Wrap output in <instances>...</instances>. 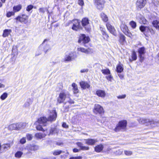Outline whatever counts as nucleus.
Masks as SVG:
<instances>
[{
	"label": "nucleus",
	"instance_id": "f257e3e1",
	"mask_svg": "<svg viewBox=\"0 0 159 159\" xmlns=\"http://www.w3.org/2000/svg\"><path fill=\"white\" fill-rule=\"evenodd\" d=\"M127 121L126 120H123L120 121L114 129L116 132L120 131H124L126 129Z\"/></svg>",
	"mask_w": 159,
	"mask_h": 159
},
{
	"label": "nucleus",
	"instance_id": "f03ea898",
	"mask_svg": "<svg viewBox=\"0 0 159 159\" xmlns=\"http://www.w3.org/2000/svg\"><path fill=\"white\" fill-rule=\"evenodd\" d=\"M77 57V55L75 52L71 51L66 53L63 60L65 62L71 61L75 60Z\"/></svg>",
	"mask_w": 159,
	"mask_h": 159
},
{
	"label": "nucleus",
	"instance_id": "7ed1b4c3",
	"mask_svg": "<svg viewBox=\"0 0 159 159\" xmlns=\"http://www.w3.org/2000/svg\"><path fill=\"white\" fill-rule=\"evenodd\" d=\"M70 95L69 92L66 91H62L60 93L57 99V102L61 103L63 102L66 98H69Z\"/></svg>",
	"mask_w": 159,
	"mask_h": 159
},
{
	"label": "nucleus",
	"instance_id": "20e7f679",
	"mask_svg": "<svg viewBox=\"0 0 159 159\" xmlns=\"http://www.w3.org/2000/svg\"><path fill=\"white\" fill-rule=\"evenodd\" d=\"M120 28L123 32L128 37L132 38L134 35H133L129 32L127 26L123 22L120 25Z\"/></svg>",
	"mask_w": 159,
	"mask_h": 159
},
{
	"label": "nucleus",
	"instance_id": "39448f33",
	"mask_svg": "<svg viewBox=\"0 0 159 159\" xmlns=\"http://www.w3.org/2000/svg\"><path fill=\"white\" fill-rule=\"evenodd\" d=\"M51 42L49 39H46L44 40L39 48L43 47V50L45 53H46L48 51L51 49L50 47Z\"/></svg>",
	"mask_w": 159,
	"mask_h": 159
},
{
	"label": "nucleus",
	"instance_id": "423d86ee",
	"mask_svg": "<svg viewBox=\"0 0 159 159\" xmlns=\"http://www.w3.org/2000/svg\"><path fill=\"white\" fill-rule=\"evenodd\" d=\"M94 4L97 8L100 10H102L105 2V0H94Z\"/></svg>",
	"mask_w": 159,
	"mask_h": 159
},
{
	"label": "nucleus",
	"instance_id": "0eeeda50",
	"mask_svg": "<svg viewBox=\"0 0 159 159\" xmlns=\"http://www.w3.org/2000/svg\"><path fill=\"white\" fill-rule=\"evenodd\" d=\"M17 20L24 24H26L28 22V16L25 14L17 16L15 19Z\"/></svg>",
	"mask_w": 159,
	"mask_h": 159
},
{
	"label": "nucleus",
	"instance_id": "6e6552de",
	"mask_svg": "<svg viewBox=\"0 0 159 159\" xmlns=\"http://www.w3.org/2000/svg\"><path fill=\"white\" fill-rule=\"evenodd\" d=\"M146 3V0H137L136 3V8L138 10H140L145 6Z\"/></svg>",
	"mask_w": 159,
	"mask_h": 159
},
{
	"label": "nucleus",
	"instance_id": "1a4fd4ad",
	"mask_svg": "<svg viewBox=\"0 0 159 159\" xmlns=\"http://www.w3.org/2000/svg\"><path fill=\"white\" fill-rule=\"evenodd\" d=\"M136 19L140 24H147L148 23V21L143 16L139 13H137L136 14Z\"/></svg>",
	"mask_w": 159,
	"mask_h": 159
},
{
	"label": "nucleus",
	"instance_id": "9d476101",
	"mask_svg": "<svg viewBox=\"0 0 159 159\" xmlns=\"http://www.w3.org/2000/svg\"><path fill=\"white\" fill-rule=\"evenodd\" d=\"M89 40L90 39L88 36H86L84 34H82L80 36L78 42L80 43L82 42V43H88Z\"/></svg>",
	"mask_w": 159,
	"mask_h": 159
},
{
	"label": "nucleus",
	"instance_id": "9b49d317",
	"mask_svg": "<svg viewBox=\"0 0 159 159\" xmlns=\"http://www.w3.org/2000/svg\"><path fill=\"white\" fill-rule=\"evenodd\" d=\"M77 50L78 52H80L86 54H91L93 52V50L91 48L86 49L81 47L78 48Z\"/></svg>",
	"mask_w": 159,
	"mask_h": 159
},
{
	"label": "nucleus",
	"instance_id": "f8f14e48",
	"mask_svg": "<svg viewBox=\"0 0 159 159\" xmlns=\"http://www.w3.org/2000/svg\"><path fill=\"white\" fill-rule=\"evenodd\" d=\"M145 48L144 47H141L138 49L139 56L141 61H142L144 60V55L145 53Z\"/></svg>",
	"mask_w": 159,
	"mask_h": 159
},
{
	"label": "nucleus",
	"instance_id": "ddd939ff",
	"mask_svg": "<svg viewBox=\"0 0 159 159\" xmlns=\"http://www.w3.org/2000/svg\"><path fill=\"white\" fill-rule=\"evenodd\" d=\"M57 117V113L55 110H52L50 113L49 117L48 120V121L52 122L56 120Z\"/></svg>",
	"mask_w": 159,
	"mask_h": 159
},
{
	"label": "nucleus",
	"instance_id": "4468645a",
	"mask_svg": "<svg viewBox=\"0 0 159 159\" xmlns=\"http://www.w3.org/2000/svg\"><path fill=\"white\" fill-rule=\"evenodd\" d=\"M94 112L96 114L102 113L104 112L103 108L100 105L96 104L94 106Z\"/></svg>",
	"mask_w": 159,
	"mask_h": 159
},
{
	"label": "nucleus",
	"instance_id": "2eb2a0df",
	"mask_svg": "<svg viewBox=\"0 0 159 159\" xmlns=\"http://www.w3.org/2000/svg\"><path fill=\"white\" fill-rule=\"evenodd\" d=\"M10 147V144H4L1 145L0 143V153L5 152L8 150Z\"/></svg>",
	"mask_w": 159,
	"mask_h": 159
},
{
	"label": "nucleus",
	"instance_id": "dca6fc26",
	"mask_svg": "<svg viewBox=\"0 0 159 159\" xmlns=\"http://www.w3.org/2000/svg\"><path fill=\"white\" fill-rule=\"evenodd\" d=\"M106 26L107 30L111 34L114 36L116 35V30L113 26L109 23H107L106 24Z\"/></svg>",
	"mask_w": 159,
	"mask_h": 159
},
{
	"label": "nucleus",
	"instance_id": "f3484780",
	"mask_svg": "<svg viewBox=\"0 0 159 159\" xmlns=\"http://www.w3.org/2000/svg\"><path fill=\"white\" fill-rule=\"evenodd\" d=\"M47 121L48 120L46 117H42L38 119V122L43 126H46L48 124Z\"/></svg>",
	"mask_w": 159,
	"mask_h": 159
},
{
	"label": "nucleus",
	"instance_id": "a211bd4d",
	"mask_svg": "<svg viewBox=\"0 0 159 159\" xmlns=\"http://www.w3.org/2000/svg\"><path fill=\"white\" fill-rule=\"evenodd\" d=\"M73 25L72 29L74 30L77 31L80 27V22L77 20H74L72 21Z\"/></svg>",
	"mask_w": 159,
	"mask_h": 159
},
{
	"label": "nucleus",
	"instance_id": "6ab92c4d",
	"mask_svg": "<svg viewBox=\"0 0 159 159\" xmlns=\"http://www.w3.org/2000/svg\"><path fill=\"white\" fill-rule=\"evenodd\" d=\"M148 119L149 121H148L146 125L152 127H153L157 126L159 123L158 121L151 120L150 119Z\"/></svg>",
	"mask_w": 159,
	"mask_h": 159
},
{
	"label": "nucleus",
	"instance_id": "aec40b11",
	"mask_svg": "<svg viewBox=\"0 0 159 159\" xmlns=\"http://www.w3.org/2000/svg\"><path fill=\"white\" fill-rule=\"evenodd\" d=\"M86 143L89 145H93L98 142L97 139H85Z\"/></svg>",
	"mask_w": 159,
	"mask_h": 159
},
{
	"label": "nucleus",
	"instance_id": "412c9836",
	"mask_svg": "<svg viewBox=\"0 0 159 159\" xmlns=\"http://www.w3.org/2000/svg\"><path fill=\"white\" fill-rule=\"evenodd\" d=\"M96 93L98 97L102 98H104L106 95L105 91L101 90H97Z\"/></svg>",
	"mask_w": 159,
	"mask_h": 159
},
{
	"label": "nucleus",
	"instance_id": "4be33fe9",
	"mask_svg": "<svg viewBox=\"0 0 159 159\" xmlns=\"http://www.w3.org/2000/svg\"><path fill=\"white\" fill-rule=\"evenodd\" d=\"M16 124L17 130L24 129L26 125V124L24 123H17Z\"/></svg>",
	"mask_w": 159,
	"mask_h": 159
},
{
	"label": "nucleus",
	"instance_id": "5701e85b",
	"mask_svg": "<svg viewBox=\"0 0 159 159\" xmlns=\"http://www.w3.org/2000/svg\"><path fill=\"white\" fill-rule=\"evenodd\" d=\"M80 85L81 87L83 89L89 88L90 85L87 82L82 81L80 82Z\"/></svg>",
	"mask_w": 159,
	"mask_h": 159
},
{
	"label": "nucleus",
	"instance_id": "b1692460",
	"mask_svg": "<svg viewBox=\"0 0 159 159\" xmlns=\"http://www.w3.org/2000/svg\"><path fill=\"white\" fill-rule=\"evenodd\" d=\"M137 120L140 124H147L148 119H147L143 118H138L137 119Z\"/></svg>",
	"mask_w": 159,
	"mask_h": 159
},
{
	"label": "nucleus",
	"instance_id": "393cba45",
	"mask_svg": "<svg viewBox=\"0 0 159 159\" xmlns=\"http://www.w3.org/2000/svg\"><path fill=\"white\" fill-rule=\"evenodd\" d=\"M28 149L30 151L37 150L39 149V147L36 145H30L27 146Z\"/></svg>",
	"mask_w": 159,
	"mask_h": 159
},
{
	"label": "nucleus",
	"instance_id": "a878e982",
	"mask_svg": "<svg viewBox=\"0 0 159 159\" xmlns=\"http://www.w3.org/2000/svg\"><path fill=\"white\" fill-rule=\"evenodd\" d=\"M76 144L80 148L81 150H87L89 149V147H88L83 146V144L81 142H77L76 143Z\"/></svg>",
	"mask_w": 159,
	"mask_h": 159
},
{
	"label": "nucleus",
	"instance_id": "bb28decb",
	"mask_svg": "<svg viewBox=\"0 0 159 159\" xmlns=\"http://www.w3.org/2000/svg\"><path fill=\"white\" fill-rule=\"evenodd\" d=\"M103 148V146L102 144L96 146L95 148V151L98 152H101Z\"/></svg>",
	"mask_w": 159,
	"mask_h": 159
},
{
	"label": "nucleus",
	"instance_id": "cd10ccee",
	"mask_svg": "<svg viewBox=\"0 0 159 159\" xmlns=\"http://www.w3.org/2000/svg\"><path fill=\"white\" fill-rule=\"evenodd\" d=\"M47 134H45L44 133H40L36 134H35V136L38 139H41L44 138Z\"/></svg>",
	"mask_w": 159,
	"mask_h": 159
},
{
	"label": "nucleus",
	"instance_id": "c85d7f7f",
	"mask_svg": "<svg viewBox=\"0 0 159 159\" xmlns=\"http://www.w3.org/2000/svg\"><path fill=\"white\" fill-rule=\"evenodd\" d=\"M123 65L120 63H119L116 66V70L117 72H121L123 71Z\"/></svg>",
	"mask_w": 159,
	"mask_h": 159
},
{
	"label": "nucleus",
	"instance_id": "c756f323",
	"mask_svg": "<svg viewBox=\"0 0 159 159\" xmlns=\"http://www.w3.org/2000/svg\"><path fill=\"white\" fill-rule=\"evenodd\" d=\"M11 32V30L5 29L3 31L2 36L4 37L8 36Z\"/></svg>",
	"mask_w": 159,
	"mask_h": 159
},
{
	"label": "nucleus",
	"instance_id": "7c9ffc66",
	"mask_svg": "<svg viewBox=\"0 0 159 159\" xmlns=\"http://www.w3.org/2000/svg\"><path fill=\"white\" fill-rule=\"evenodd\" d=\"M100 16L103 21L106 22L108 20V17L104 13H101L100 14Z\"/></svg>",
	"mask_w": 159,
	"mask_h": 159
},
{
	"label": "nucleus",
	"instance_id": "2f4dec72",
	"mask_svg": "<svg viewBox=\"0 0 159 159\" xmlns=\"http://www.w3.org/2000/svg\"><path fill=\"white\" fill-rule=\"evenodd\" d=\"M82 25L84 27L87 25L89 24V21L88 19L86 18L83 19L82 21Z\"/></svg>",
	"mask_w": 159,
	"mask_h": 159
},
{
	"label": "nucleus",
	"instance_id": "473e14b6",
	"mask_svg": "<svg viewBox=\"0 0 159 159\" xmlns=\"http://www.w3.org/2000/svg\"><path fill=\"white\" fill-rule=\"evenodd\" d=\"M22 8V6L20 5H19L15 6L13 7V11L14 13L19 11Z\"/></svg>",
	"mask_w": 159,
	"mask_h": 159
},
{
	"label": "nucleus",
	"instance_id": "72a5a7b5",
	"mask_svg": "<svg viewBox=\"0 0 159 159\" xmlns=\"http://www.w3.org/2000/svg\"><path fill=\"white\" fill-rule=\"evenodd\" d=\"M153 26L156 29L159 30V21L157 20H154L152 22Z\"/></svg>",
	"mask_w": 159,
	"mask_h": 159
},
{
	"label": "nucleus",
	"instance_id": "f704fd0d",
	"mask_svg": "<svg viewBox=\"0 0 159 159\" xmlns=\"http://www.w3.org/2000/svg\"><path fill=\"white\" fill-rule=\"evenodd\" d=\"M72 86L73 87V89L74 93H76L78 92V89L77 85L74 83H73L72 84Z\"/></svg>",
	"mask_w": 159,
	"mask_h": 159
},
{
	"label": "nucleus",
	"instance_id": "c9c22d12",
	"mask_svg": "<svg viewBox=\"0 0 159 159\" xmlns=\"http://www.w3.org/2000/svg\"><path fill=\"white\" fill-rule=\"evenodd\" d=\"M132 59H129L130 61H132L133 60H135L137 59V56L136 52L135 51H133L132 54Z\"/></svg>",
	"mask_w": 159,
	"mask_h": 159
},
{
	"label": "nucleus",
	"instance_id": "e433bc0d",
	"mask_svg": "<svg viewBox=\"0 0 159 159\" xmlns=\"http://www.w3.org/2000/svg\"><path fill=\"white\" fill-rule=\"evenodd\" d=\"M8 129L11 130H17L16 124H13L10 125L8 127Z\"/></svg>",
	"mask_w": 159,
	"mask_h": 159
},
{
	"label": "nucleus",
	"instance_id": "4c0bfd02",
	"mask_svg": "<svg viewBox=\"0 0 159 159\" xmlns=\"http://www.w3.org/2000/svg\"><path fill=\"white\" fill-rule=\"evenodd\" d=\"M139 29L141 32H143L145 31H148V30H149V27L143 25H142L140 26Z\"/></svg>",
	"mask_w": 159,
	"mask_h": 159
},
{
	"label": "nucleus",
	"instance_id": "58836bf2",
	"mask_svg": "<svg viewBox=\"0 0 159 159\" xmlns=\"http://www.w3.org/2000/svg\"><path fill=\"white\" fill-rule=\"evenodd\" d=\"M63 152L62 151L59 150H56L52 152L53 155L56 156L60 154L61 153Z\"/></svg>",
	"mask_w": 159,
	"mask_h": 159
},
{
	"label": "nucleus",
	"instance_id": "ea45409f",
	"mask_svg": "<svg viewBox=\"0 0 159 159\" xmlns=\"http://www.w3.org/2000/svg\"><path fill=\"white\" fill-rule=\"evenodd\" d=\"M7 93H4L1 96L0 98L2 100H4L7 97Z\"/></svg>",
	"mask_w": 159,
	"mask_h": 159
},
{
	"label": "nucleus",
	"instance_id": "a19ab883",
	"mask_svg": "<svg viewBox=\"0 0 159 159\" xmlns=\"http://www.w3.org/2000/svg\"><path fill=\"white\" fill-rule=\"evenodd\" d=\"M129 25L133 29H135L136 27V23L133 21H130L129 23Z\"/></svg>",
	"mask_w": 159,
	"mask_h": 159
},
{
	"label": "nucleus",
	"instance_id": "79ce46f5",
	"mask_svg": "<svg viewBox=\"0 0 159 159\" xmlns=\"http://www.w3.org/2000/svg\"><path fill=\"white\" fill-rule=\"evenodd\" d=\"M102 73L105 75H108L110 74V72L108 69H104L102 70Z\"/></svg>",
	"mask_w": 159,
	"mask_h": 159
},
{
	"label": "nucleus",
	"instance_id": "37998d69",
	"mask_svg": "<svg viewBox=\"0 0 159 159\" xmlns=\"http://www.w3.org/2000/svg\"><path fill=\"white\" fill-rule=\"evenodd\" d=\"M23 154V152L21 151H17L15 154V156L16 157H20Z\"/></svg>",
	"mask_w": 159,
	"mask_h": 159
},
{
	"label": "nucleus",
	"instance_id": "c03bdc74",
	"mask_svg": "<svg viewBox=\"0 0 159 159\" xmlns=\"http://www.w3.org/2000/svg\"><path fill=\"white\" fill-rule=\"evenodd\" d=\"M102 34L104 39L107 40L109 37L108 35L107 34L106 32H103V33H102Z\"/></svg>",
	"mask_w": 159,
	"mask_h": 159
},
{
	"label": "nucleus",
	"instance_id": "a18cd8bd",
	"mask_svg": "<svg viewBox=\"0 0 159 159\" xmlns=\"http://www.w3.org/2000/svg\"><path fill=\"white\" fill-rule=\"evenodd\" d=\"M124 153L127 156H130L132 155L133 153L131 151L125 150L124 151Z\"/></svg>",
	"mask_w": 159,
	"mask_h": 159
},
{
	"label": "nucleus",
	"instance_id": "49530a36",
	"mask_svg": "<svg viewBox=\"0 0 159 159\" xmlns=\"http://www.w3.org/2000/svg\"><path fill=\"white\" fill-rule=\"evenodd\" d=\"M43 126V125H42L40 124H39V125H37L36 127L37 129L39 130H41L44 131L45 130L42 127V126Z\"/></svg>",
	"mask_w": 159,
	"mask_h": 159
},
{
	"label": "nucleus",
	"instance_id": "de8ad7c7",
	"mask_svg": "<svg viewBox=\"0 0 159 159\" xmlns=\"http://www.w3.org/2000/svg\"><path fill=\"white\" fill-rule=\"evenodd\" d=\"M33 136L31 134H26L27 139L28 140H32L33 138Z\"/></svg>",
	"mask_w": 159,
	"mask_h": 159
},
{
	"label": "nucleus",
	"instance_id": "09e8293b",
	"mask_svg": "<svg viewBox=\"0 0 159 159\" xmlns=\"http://www.w3.org/2000/svg\"><path fill=\"white\" fill-rule=\"evenodd\" d=\"M125 37L123 34H121L120 36V40L122 42H124L125 41Z\"/></svg>",
	"mask_w": 159,
	"mask_h": 159
},
{
	"label": "nucleus",
	"instance_id": "8fccbe9b",
	"mask_svg": "<svg viewBox=\"0 0 159 159\" xmlns=\"http://www.w3.org/2000/svg\"><path fill=\"white\" fill-rule=\"evenodd\" d=\"M33 6L30 5L28 6L26 8V11H30L33 8Z\"/></svg>",
	"mask_w": 159,
	"mask_h": 159
},
{
	"label": "nucleus",
	"instance_id": "3c124183",
	"mask_svg": "<svg viewBox=\"0 0 159 159\" xmlns=\"http://www.w3.org/2000/svg\"><path fill=\"white\" fill-rule=\"evenodd\" d=\"M78 3L81 6H83L84 5L83 0H78Z\"/></svg>",
	"mask_w": 159,
	"mask_h": 159
},
{
	"label": "nucleus",
	"instance_id": "603ef678",
	"mask_svg": "<svg viewBox=\"0 0 159 159\" xmlns=\"http://www.w3.org/2000/svg\"><path fill=\"white\" fill-rule=\"evenodd\" d=\"M14 14V13L13 11L9 12L7 13V17H10L11 16L13 15Z\"/></svg>",
	"mask_w": 159,
	"mask_h": 159
},
{
	"label": "nucleus",
	"instance_id": "864d4df0",
	"mask_svg": "<svg viewBox=\"0 0 159 159\" xmlns=\"http://www.w3.org/2000/svg\"><path fill=\"white\" fill-rule=\"evenodd\" d=\"M20 143L21 144H24L26 142V139L25 137L22 138L20 141Z\"/></svg>",
	"mask_w": 159,
	"mask_h": 159
},
{
	"label": "nucleus",
	"instance_id": "5fc2aeb1",
	"mask_svg": "<svg viewBox=\"0 0 159 159\" xmlns=\"http://www.w3.org/2000/svg\"><path fill=\"white\" fill-rule=\"evenodd\" d=\"M148 32H150L152 34H154L155 33V31L152 29L149 28V30H148Z\"/></svg>",
	"mask_w": 159,
	"mask_h": 159
},
{
	"label": "nucleus",
	"instance_id": "6e6d98bb",
	"mask_svg": "<svg viewBox=\"0 0 159 159\" xmlns=\"http://www.w3.org/2000/svg\"><path fill=\"white\" fill-rule=\"evenodd\" d=\"M126 96L125 94L120 95L117 96V98L119 99H124L125 98Z\"/></svg>",
	"mask_w": 159,
	"mask_h": 159
},
{
	"label": "nucleus",
	"instance_id": "4d7b16f0",
	"mask_svg": "<svg viewBox=\"0 0 159 159\" xmlns=\"http://www.w3.org/2000/svg\"><path fill=\"white\" fill-rule=\"evenodd\" d=\"M107 79L109 81H111L112 77L111 75H109L106 77Z\"/></svg>",
	"mask_w": 159,
	"mask_h": 159
},
{
	"label": "nucleus",
	"instance_id": "13d9d810",
	"mask_svg": "<svg viewBox=\"0 0 159 159\" xmlns=\"http://www.w3.org/2000/svg\"><path fill=\"white\" fill-rule=\"evenodd\" d=\"M82 157L80 156L76 157H71L70 158V159H82Z\"/></svg>",
	"mask_w": 159,
	"mask_h": 159
},
{
	"label": "nucleus",
	"instance_id": "bf43d9fd",
	"mask_svg": "<svg viewBox=\"0 0 159 159\" xmlns=\"http://www.w3.org/2000/svg\"><path fill=\"white\" fill-rule=\"evenodd\" d=\"M54 130L55 129L54 128H51L50 130L49 133L48 134V135H49L50 134H52L54 133Z\"/></svg>",
	"mask_w": 159,
	"mask_h": 159
},
{
	"label": "nucleus",
	"instance_id": "052dcab7",
	"mask_svg": "<svg viewBox=\"0 0 159 159\" xmlns=\"http://www.w3.org/2000/svg\"><path fill=\"white\" fill-rule=\"evenodd\" d=\"M31 103L29 102H26L24 105V106L25 107H29Z\"/></svg>",
	"mask_w": 159,
	"mask_h": 159
},
{
	"label": "nucleus",
	"instance_id": "680f3d73",
	"mask_svg": "<svg viewBox=\"0 0 159 159\" xmlns=\"http://www.w3.org/2000/svg\"><path fill=\"white\" fill-rule=\"evenodd\" d=\"M69 98V99L68 100V102L69 103H70V104H74V101L73 100H72V99H71L70 98Z\"/></svg>",
	"mask_w": 159,
	"mask_h": 159
},
{
	"label": "nucleus",
	"instance_id": "e2e57ef3",
	"mask_svg": "<svg viewBox=\"0 0 159 159\" xmlns=\"http://www.w3.org/2000/svg\"><path fill=\"white\" fill-rule=\"evenodd\" d=\"M88 71V69H82L80 70V72L81 73H84L85 72H87Z\"/></svg>",
	"mask_w": 159,
	"mask_h": 159
},
{
	"label": "nucleus",
	"instance_id": "0e129e2a",
	"mask_svg": "<svg viewBox=\"0 0 159 159\" xmlns=\"http://www.w3.org/2000/svg\"><path fill=\"white\" fill-rule=\"evenodd\" d=\"M39 11L40 12L44 13V9L43 8H40L39 9Z\"/></svg>",
	"mask_w": 159,
	"mask_h": 159
},
{
	"label": "nucleus",
	"instance_id": "69168bd1",
	"mask_svg": "<svg viewBox=\"0 0 159 159\" xmlns=\"http://www.w3.org/2000/svg\"><path fill=\"white\" fill-rule=\"evenodd\" d=\"M62 126L63 127L65 128H67L68 127V126L66 125V124L65 123H63L62 124Z\"/></svg>",
	"mask_w": 159,
	"mask_h": 159
},
{
	"label": "nucleus",
	"instance_id": "338daca9",
	"mask_svg": "<svg viewBox=\"0 0 159 159\" xmlns=\"http://www.w3.org/2000/svg\"><path fill=\"white\" fill-rule=\"evenodd\" d=\"M56 144L57 145H58L59 146H61L62 145H63V143L62 142H57Z\"/></svg>",
	"mask_w": 159,
	"mask_h": 159
},
{
	"label": "nucleus",
	"instance_id": "774afa93",
	"mask_svg": "<svg viewBox=\"0 0 159 159\" xmlns=\"http://www.w3.org/2000/svg\"><path fill=\"white\" fill-rule=\"evenodd\" d=\"M118 76L121 79H123L124 78V75L122 74H119L118 75Z\"/></svg>",
	"mask_w": 159,
	"mask_h": 159
}]
</instances>
